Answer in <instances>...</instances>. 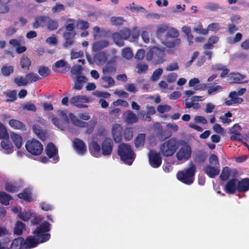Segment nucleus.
<instances>
[{
	"mask_svg": "<svg viewBox=\"0 0 249 249\" xmlns=\"http://www.w3.org/2000/svg\"><path fill=\"white\" fill-rule=\"evenodd\" d=\"M11 139L15 146L18 149H19L22 146V138L21 136L14 133L11 134Z\"/></svg>",
	"mask_w": 249,
	"mask_h": 249,
	"instance_id": "58836bf2",
	"label": "nucleus"
},
{
	"mask_svg": "<svg viewBox=\"0 0 249 249\" xmlns=\"http://www.w3.org/2000/svg\"><path fill=\"white\" fill-rule=\"evenodd\" d=\"M196 170V166L193 164L189 168L178 171L176 175L177 178L185 184L191 185L194 181Z\"/></svg>",
	"mask_w": 249,
	"mask_h": 249,
	"instance_id": "7ed1b4c3",
	"label": "nucleus"
},
{
	"mask_svg": "<svg viewBox=\"0 0 249 249\" xmlns=\"http://www.w3.org/2000/svg\"><path fill=\"white\" fill-rule=\"evenodd\" d=\"M69 117L72 122V123L76 126L80 127H86L87 126V123L86 122L82 121L76 117L73 113H71L69 114Z\"/></svg>",
	"mask_w": 249,
	"mask_h": 249,
	"instance_id": "2f4dec72",
	"label": "nucleus"
},
{
	"mask_svg": "<svg viewBox=\"0 0 249 249\" xmlns=\"http://www.w3.org/2000/svg\"><path fill=\"white\" fill-rule=\"evenodd\" d=\"M77 26L80 29L86 30L89 28V24L87 21L78 20L77 22Z\"/></svg>",
	"mask_w": 249,
	"mask_h": 249,
	"instance_id": "052dcab7",
	"label": "nucleus"
},
{
	"mask_svg": "<svg viewBox=\"0 0 249 249\" xmlns=\"http://www.w3.org/2000/svg\"><path fill=\"white\" fill-rule=\"evenodd\" d=\"M167 31L166 37L167 38L171 37L173 39L166 40L164 43V45L168 48H173L176 46L179 45L181 42V40L179 38H178L179 35L178 30L174 28H171L170 29L168 28Z\"/></svg>",
	"mask_w": 249,
	"mask_h": 249,
	"instance_id": "6e6552de",
	"label": "nucleus"
},
{
	"mask_svg": "<svg viewBox=\"0 0 249 249\" xmlns=\"http://www.w3.org/2000/svg\"><path fill=\"white\" fill-rule=\"evenodd\" d=\"M38 72L41 76L46 77L50 75V71L48 67L42 66L38 67Z\"/></svg>",
	"mask_w": 249,
	"mask_h": 249,
	"instance_id": "09e8293b",
	"label": "nucleus"
},
{
	"mask_svg": "<svg viewBox=\"0 0 249 249\" xmlns=\"http://www.w3.org/2000/svg\"><path fill=\"white\" fill-rule=\"evenodd\" d=\"M124 39H127L131 35V31L128 28H124L120 31V33Z\"/></svg>",
	"mask_w": 249,
	"mask_h": 249,
	"instance_id": "338daca9",
	"label": "nucleus"
},
{
	"mask_svg": "<svg viewBox=\"0 0 249 249\" xmlns=\"http://www.w3.org/2000/svg\"><path fill=\"white\" fill-rule=\"evenodd\" d=\"M19 217L21 220L24 221H28L31 218V214L30 212H23L20 213L19 215Z\"/></svg>",
	"mask_w": 249,
	"mask_h": 249,
	"instance_id": "774afa93",
	"label": "nucleus"
},
{
	"mask_svg": "<svg viewBox=\"0 0 249 249\" xmlns=\"http://www.w3.org/2000/svg\"><path fill=\"white\" fill-rule=\"evenodd\" d=\"M249 190V178H244L237 181V191L246 192Z\"/></svg>",
	"mask_w": 249,
	"mask_h": 249,
	"instance_id": "a878e982",
	"label": "nucleus"
},
{
	"mask_svg": "<svg viewBox=\"0 0 249 249\" xmlns=\"http://www.w3.org/2000/svg\"><path fill=\"white\" fill-rule=\"evenodd\" d=\"M110 21L113 25L120 26L124 24V20L122 17H113L111 18Z\"/></svg>",
	"mask_w": 249,
	"mask_h": 249,
	"instance_id": "3c124183",
	"label": "nucleus"
},
{
	"mask_svg": "<svg viewBox=\"0 0 249 249\" xmlns=\"http://www.w3.org/2000/svg\"><path fill=\"white\" fill-rule=\"evenodd\" d=\"M94 59L97 64L104 63L107 61V55L104 52H99L96 53Z\"/></svg>",
	"mask_w": 249,
	"mask_h": 249,
	"instance_id": "e433bc0d",
	"label": "nucleus"
},
{
	"mask_svg": "<svg viewBox=\"0 0 249 249\" xmlns=\"http://www.w3.org/2000/svg\"><path fill=\"white\" fill-rule=\"evenodd\" d=\"M191 146L185 142L181 145L180 148L176 154V157L178 160H188L191 157Z\"/></svg>",
	"mask_w": 249,
	"mask_h": 249,
	"instance_id": "1a4fd4ad",
	"label": "nucleus"
},
{
	"mask_svg": "<svg viewBox=\"0 0 249 249\" xmlns=\"http://www.w3.org/2000/svg\"><path fill=\"white\" fill-rule=\"evenodd\" d=\"M70 103L79 108L87 107V105H84V103L90 102L89 98L85 95H77L71 97L70 100Z\"/></svg>",
	"mask_w": 249,
	"mask_h": 249,
	"instance_id": "9d476101",
	"label": "nucleus"
},
{
	"mask_svg": "<svg viewBox=\"0 0 249 249\" xmlns=\"http://www.w3.org/2000/svg\"><path fill=\"white\" fill-rule=\"evenodd\" d=\"M12 199V196L4 192L0 191V202L3 205H8Z\"/></svg>",
	"mask_w": 249,
	"mask_h": 249,
	"instance_id": "ea45409f",
	"label": "nucleus"
},
{
	"mask_svg": "<svg viewBox=\"0 0 249 249\" xmlns=\"http://www.w3.org/2000/svg\"><path fill=\"white\" fill-rule=\"evenodd\" d=\"M5 189L10 193H16L18 192L22 187L20 182L14 181L13 182H6L5 184Z\"/></svg>",
	"mask_w": 249,
	"mask_h": 249,
	"instance_id": "b1692460",
	"label": "nucleus"
},
{
	"mask_svg": "<svg viewBox=\"0 0 249 249\" xmlns=\"http://www.w3.org/2000/svg\"><path fill=\"white\" fill-rule=\"evenodd\" d=\"M133 53L129 48H125L123 50L122 56L127 59H130L133 57Z\"/></svg>",
	"mask_w": 249,
	"mask_h": 249,
	"instance_id": "13d9d810",
	"label": "nucleus"
},
{
	"mask_svg": "<svg viewBox=\"0 0 249 249\" xmlns=\"http://www.w3.org/2000/svg\"><path fill=\"white\" fill-rule=\"evenodd\" d=\"M242 127L239 124H234L229 130L230 134H232L230 137V140L233 142H242V135L240 133Z\"/></svg>",
	"mask_w": 249,
	"mask_h": 249,
	"instance_id": "ddd939ff",
	"label": "nucleus"
},
{
	"mask_svg": "<svg viewBox=\"0 0 249 249\" xmlns=\"http://www.w3.org/2000/svg\"><path fill=\"white\" fill-rule=\"evenodd\" d=\"M22 244V249H30L36 247L38 244L39 242H37L34 235L28 236L24 239Z\"/></svg>",
	"mask_w": 249,
	"mask_h": 249,
	"instance_id": "dca6fc26",
	"label": "nucleus"
},
{
	"mask_svg": "<svg viewBox=\"0 0 249 249\" xmlns=\"http://www.w3.org/2000/svg\"><path fill=\"white\" fill-rule=\"evenodd\" d=\"M11 0H0V13H8L9 11L8 3Z\"/></svg>",
	"mask_w": 249,
	"mask_h": 249,
	"instance_id": "a19ab883",
	"label": "nucleus"
},
{
	"mask_svg": "<svg viewBox=\"0 0 249 249\" xmlns=\"http://www.w3.org/2000/svg\"><path fill=\"white\" fill-rule=\"evenodd\" d=\"M123 130V128L120 124H115L113 125L111 132L113 140L116 143L122 142Z\"/></svg>",
	"mask_w": 249,
	"mask_h": 249,
	"instance_id": "4468645a",
	"label": "nucleus"
},
{
	"mask_svg": "<svg viewBox=\"0 0 249 249\" xmlns=\"http://www.w3.org/2000/svg\"><path fill=\"white\" fill-rule=\"evenodd\" d=\"M203 171L210 178H214L220 173V166L207 165L204 167Z\"/></svg>",
	"mask_w": 249,
	"mask_h": 249,
	"instance_id": "f3484780",
	"label": "nucleus"
},
{
	"mask_svg": "<svg viewBox=\"0 0 249 249\" xmlns=\"http://www.w3.org/2000/svg\"><path fill=\"white\" fill-rule=\"evenodd\" d=\"M51 230V225L47 222L44 221L40 224L36 229L32 233L34 234L39 244L48 241L51 238V234L47 232Z\"/></svg>",
	"mask_w": 249,
	"mask_h": 249,
	"instance_id": "f257e3e1",
	"label": "nucleus"
},
{
	"mask_svg": "<svg viewBox=\"0 0 249 249\" xmlns=\"http://www.w3.org/2000/svg\"><path fill=\"white\" fill-rule=\"evenodd\" d=\"M68 65V63L64 59H61L57 61L53 65L52 69L55 72H64L63 71H61L59 69L60 68H67Z\"/></svg>",
	"mask_w": 249,
	"mask_h": 249,
	"instance_id": "cd10ccee",
	"label": "nucleus"
},
{
	"mask_svg": "<svg viewBox=\"0 0 249 249\" xmlns=\"http://www.w3.org/2000/svg\"><path fill=\"white\" fill-rule=\"evenodd\" d=\"M238 179L233 178L229 180L225 186V191L229 194H233L237 190Z\"/></svg>",
	"mask_w": 249,
	"mask_h": 249,
	"instance_id": "a211bd4d",
	"label": "nucleus"
},
{
	"mask_svg": "<svg viewBox=\"0 0 249 249\" xmlns=\"http://www.w3.org/2000/svg\"><path fill=\"white\" fill-rule=\"evenodd\" d=\"M18 196L20 199H23L28 202H31L33 200L32 193L28 188L24 189L21 193L18 195Z\"/></svg>",
	"mask_w": 249,
	"mask_h": 249,
	"instance_id": "c756f323",
	"label": "nucleus"
},
{
	"mask_svg": "<svg viewBox=\"0 0 249 249\" xmlns=\"http://www.w3.org/2000/svg\"><path fill=\"white\" fill-rule=\"evenodd\" d=\"M24 230H25V225L22 222L18 221L15 224L14 229L15 234L20 235L23 233Z\"/></svg>",
	"mask_w": 249,
	"mask_h": 249,
	"instance_id": "c9c22d12",
	"label": "nucleus"
},
{
	"mask_svg": "<svg viewBox=\"0 0 249 249\" xmlns=\"http://www.w3.org/2000/svg\"><path fill=\"white\" fill-rule=\"evenodd\" d=\"M65 9L64 5L61 3H57L52 8V11L53 13H59L62 11H64Z\"/></svg>",
	"mask_w": 249,
	"mask_h": 249,
	"instance_id": "e2e57ef3",
	"label": "nucleus"
},
{
	"mask_svg": "<svg viewBox=\"0 0 249 249\" xmlns=\"http://www.w3.org/2000/svg\"><path fill=\"white\" fill-rule=\"evenodd\" d=\"M9 135L4 125L0 122V139L8 138Z\"/></svg>",
	"mask_w": 249,
	"mask_h": 249,
	"instance_id": "864d4df0",
	"label": "nucleus"
},
{
	"mask_svg": "<svg viewBox=\"0 0 249 249\" xmlns=\"http://www.w3.org/2000/svg\"><path fill=\"white\" fill-rule=\"evenodd\" d=\"M43 24H45L49 31L55 30L58 27L57 21L52 19L48 16H40L37 18L33 23V26L35 28H37L40 26H43Z\"/></svg>",
	"mask_w": 249,
	"mask_h": 249,
	"instance_id": "39448f33",
	"label": "nucleus"
},
{
	"mask_svg": "<svg viewBox=\"0 0 249 249\" xmlns=\"http://www.w3.org/2000/svg\"><path fill=\"white\" fill-rule=\"evenodd\" d=\"M14 82L18 86H26L28 84V82L25 78H24L23 77H20L19 78L17 77L14 79Z\"/></svg>",
	"mask_w": 249,
	"mask_h": 249,
	"instance_id": "680f3d73",
	"label": "nucleus"
},
{
	"mask_svg": "<svg viewBox=\"0 0 249 249\" xmlns=\"http://www.w3.org/2000/svg\"><path fill=\"white\" fill-rule=\"evenodd\" d=\"M178 146L179 143L177 140L175 138H172L160 145V152L164 156H172L175 153Z\"/></svg>",
	"mask_w": 249,
	"mask_h": 249,
	"instance_id": "20e7f679",
	"label": "nucleus"
},
{
	"mask_svg": "<svg viewBox=\"0 0 249 249\" xmlns=\"http://www.w3.org/2000/svg\"><path fill=\"white\" fill-rule=\"evenodd\" d=\"M194 31L203 35L208 34V30L203 29L202 24L200 22L194 28Z\"/></svg>",
	"mask_w": 249,
	"mask_h": 249,
	"instance_id": "603ef678",
	"label": "nucleus"
},
{
	"mask_svg": "<svg viewBox=\"0 0 249 249\" xmlns=\"http://www.w3.org/2000/svg\"><path fill=\"white\" fill-rule=\"evenodd\" d=\"M74 147L80 154H84L87 151V147L84 142L76 138L73 142Z\"/></svg>",
	"mask_w": 249,
	"mask_h": 249,
	"instance_id": "4be33fe9",
	"label": "nucleus"
},
{
	"mask_svg": "<svg viewBox=\"0 0 249 249\" xmlns=\"http://www.w3.org/2000/svg\"><path fill=\"white\" fill-rule=\"evenodd\" d=\"M231 169L228 166H225L223 168L219 178L222 181H226L231 176Z\"/></svg>",
	"mask_w": 249,
	"mask_h": 249,
	"instance_id": "f704fd0d",
	"label": "nucleus"
},
{
	"mask_svg": "<svg viewBox=\"0 0 249 249\" xmlns=\"http://www.w3.org/2000/svg\"><path fill=\"white\" fill-rule=\"evenodd\" d=\"M33 129L36 134L42 140L45 139V135L43 131L41 129V127L38 124H34L33 125Z\"/></svg>",
	"mask_w": 249,
	"mask_h": 249,
	"instance_id": "79ce46f5",
	"label": "nucleus"
},
{
	"mask_svg": "<svg viewBox=\"0 0 249 249\" xmlns=\"http://www.w3.org/2000/svg\"><path fill=\"white\" fill-rule=\"evenodd\" d=\"M222 89V87L219 85H217L214 87H209L208 89V93L209 95L216 93L218 92L220 90Z\"/></svg>",
	"mask_w": 249,
	"mask_h": 249,
	"instance_id": "69168bd1",
	"label": "nucleus"
},
{
	"mask_svg": "<svg viewBox=\"0 0 249 249\" xmlns=\"http://www.w3.org/2000/svg\"><path fill=\"white\" fill-rule=\"evenodd\" d=\"M109 45L108 41L106 40H101L94 42L92 45V50L94 52L99 51L107 48Z\"/></svg>",
	"mask_w": 249,
	"mask_h": 249,
	"instance_id": "bb28decb",
	"label": "nucleus"
},
{
	"mask_svg": "<svg viewBox=\"0 0 249 249\" xmlns=\"http://www.w3.org/2000/svg\"><path fill=\"white\" fill-rule=\"evenodd\" d=\"M87 80L86 76L81 75L76 76V80L73 87V89L77 90H80L83 87V84Z\"/></svg>",
	"mask_w": 249,
	"mask_h": 249,
	"instance_id": "473e14b6",
	"label": "nucleus"
},
{
	"mask_svg": "<svg viewBox=\"0 0 249 249\" xmlns=\"http://www.w3.org/2000/svg\"><path fill=\"white\" fill-rule=\"evenodd\" d=\"M105 73L107 72L110 74H114L116 72V68L113 63L108 62L106 65L105 69L103 70Z\"/></svg>",
	"mask_w": 249,
	"mask_h": 249,
	"instance_id": "8fccbe9b",
	"label": "nucleus"
},
{
	"mask_svg": "<svg viewBox=\"0 0 249 249\" xmlns=\"http://www.w3.org/2000/svg\"><path fill=\"white\" fill-rule=\"evenodd\" d=\"M26 79L28 83H33L40 79L39 76L33 72H30L26 75Z\"/></svg>",
	"mask_w": 249,
	"mask_h": 249,
	"instance_id": "de8ad7c7",
	"label": "nucleus"
},
{
	"mask_svg": "<svg viewBox=\"0 0 249 249\" xmlns=\"http://www.w3.org/2000/svg\"><path fill=\"white\" fill-rule=\"evenodd\" d=\"M75 35V32H66L64 33L63 37L65 39V41L63 45L65 47L67 48L70 47L74 44V38Z\"/></svg>",
	"mask_w": 249,
	"mask_h": 249,
	"instance_id": "412c9836",
	"label": "nucleus"
},
{
	"mask_svg": "<svg viewBox=\"0 0 249 249\" xmlns=\"http://www.w3.org/2000/svg\"><path fill=\"white\" fill-rule=\"evenodd\" d=\"M101 79L106 84L104 85V87L105 88H109L114 85V80L110 76H103Z\"/></svg>",
	"mask_w": 249,
	"mask_h": 249,
	"instance_id": "a18cd8bd",
	"label": "nucleus"
},
{
	"mask_svg": "<svg viewBox=\"0 0 249 249\" xmlns=\"http://www.w3.org/2000/svg\"><path fill=\"white\" fill-rule=\"evenodd\" d=\"M1 147L6 151V153L9 154L13 151V146L12 143L8 140V138L3 139L1 142Z\"/></svg>",
	"mask_w": 249,
	"mask_h": 249,
	"instance_id": "72a5a7b5",
	"label": "nucleus"
},
{
	"mask_svg": "<svg viewBox=\"0 0 249 249\" xmlns=\"http://www.w3.org/2000/svg\"><path fill=\"white\" fill-rule=\"evenodd\" d=\"M113 145L114 143L112 139L109 137L106 138L101 144L102 154L104 156L110 155L112 152Z\"/></svg>",
	"mask_w": 249,
	"mask_h": 249,
	"instance_id": "9b49d317",
	"label": "nucleus"
},
{
	"mask_svg": "<svg viewBox=\"0 0 249 249\" xmlns=\"http://www.w3.org/2000/svg\"><path fill=\"white\" fill-rule=\"evenodd\" d=\"M89 149L91 154L94 157H98L100 156L101 147L96 141H92L89 145Z\"/></svg>",
	"mask_w": 249,
	"mask_h": 249,
	"instance_id": "5701e85b",
	"label": "nucleus"
},
{
	"mask_svg": "<svg viewBox=\"0 0 249 249\" xmlns=\"http://www.w3.org/2000/svg\"><path fill=\"white\" fill-rule=\"evenodd\" d=\"M229 97L231 98L230 100H226L225 102L227 106H231L233 104H240L243 102V98L238 97L236 94V91H231L229 95Z\"/></svg>",
	"mask_w": 249,
	"mask_h": 249,
	"instance_id": "aec40b11",
	"label": "nucleus"
},
{
	"mask_svg": "<svg viewBox=\"0 0 249 249\" xmlns=\"http://www.w3.org/2000/svg\"><path fill=\"white\" fill-rule=\"evenodd\" d=\"M165 52L157 47L151 48L146 55V59L148 61L154 60L157 64L162 63L165 56Z\"/></svg>",
	"mask_w": 249,
	"mask_h": 249,
	"instance_id": "423d86ee",
	"label": "nucleus"
},
{
	"mask_svg": "<svg viewBox=\"0 0 249 249\" xmlns=\"http://www.w3.org/2000/svg\"><path fill=\"white\" fill-rule=\"evenodd\" d=\"M123 119L124 121L128 124H133L138 121V117L137 115L131 110H126L124 113Z\"/></svg>",
	"mask_w": 249,
	"mask_h": 249,
	"instance_id": "6ab92c4d",
	"label": "nucleus"
},
{
	"mask_svg": "<svg viewBox=\"0 0 249 249\" xmlns=\"http://www.w3.org/2000/svg\"><path fill=\"white\" fill-rule=\"evenodd\" d=\"M166 134V130H162V129L159 130V131L157 134V136L160 141H163L165 140V139H167L168 138H169L171 136L170 134Z\"/></svg>",
	"mask_w": 249,
	"mask_h": 249,
	"instance_id": "5fc2aeb1",
	"label": "nucleus"
},
{
	"mask_svg": "<svg viewBox=\"0 0 249 249\" xmlns=\"http://www.w3.org/2000/svg\"><path fill=\"white\" fill-rule=\"evenodd\" d=\"M25 148L27 151L33 155H40L43 152V146L38 140L33 139L26 142Z\"/></svg>",
	"mask_w": 249,
	"mask_h": 249,
	"instance_id": "0eeeda50",
	"label": "nucleus"
},
{
	"mask_svg": "<svg viewBox=\"0 0 249 249\" xmlns=\"http://www.w3.org/2000/svg\"><path fill=\"white\" fill-rule=\"evenodd\" d=\"M31 65L30 59L26 56H23L20 58V65L22 68L29 69Z\"/></svg>",
	"mask_w": 249,
	"mask_h": 249,
	"instance_id": "c03bdc74",
	"label": "nucleus"
},
{
	"mask_svg": "<svg viewBox=\"0 0 249 249\" xmlns=\"http://www.w3.org/2000/svg\"><path fill=\"white\" fill-rule=\"evenodd\" d=\"M118 155L125 164L131 165L135 158V153L130 145L122 143L118 146Z\"/></svg>",
	"mask_w": 249,
	"mask_h": 249,
	"instance_id": "f03ea898",
	"label": "nucleus"
},
{
	"mask_svg": "<svg viewBox=\"0 0 249 249\" xmlns=\"http://www.w3.org/2000/svg\"><path fill=\"white\" fill-rule=\"evenodd\" d=\"M210 165L212 166H219V162L217 156L215 154H212L209 158Z\"/></svg>",
	"mask_w": 249,
	"mask_h": 249,
	"instance_id": "bf43d9fd",
	"label": "nucleus"
},
{
	"mask_svg": "<svg viewBox=\"0 0 249 249\" xmlns=\"http://www.w3.org/2000/svg\"><path fill=\"white\" fill-rule=\"evenodd\" d=\"M149 162L153 168H158L162 163V159L160 153L151 151L149 154Z\"/></svg>",
	"mask_w": 249,
	"mask_h": 249,
	"instance_id": "f8f14e48",
	"label": "nucleus"
},
{
	"mask_svg": "<svg viewBox=\"0 0 249 249\" xmlns=\"http://www.w3.org/2000/svg\"><path fill=\"white\" fill-rule=\"evenodd\" d=\"M9 124L14 129H19L21 131H25L26 129L25 125L22 122L16 119L10 120Z\"/></svg>",
	"mask_w": 249,
	"mask_h": 249,
	"instance_id": "c85d7f7f",
	"label": "nucleus"
},
{
	"mask_svg": "<svg viewBox=\"0 0 249 249\" xmlns=\"http://www.w3.org/2000/svg\"><path fill=\"white\" fill-rule=\"evenodd\" d=\"M163 72L162 69L161 68H159L156 70L153 73L151 76V80L153 81H156L159 78L160 76L162 74Z\"/></svg>",
	"mask_w": 249,
	"mask_h": 249,
	"instance_id": "4d7b16f0",
	"label": "nucleus"
},
{
	"mask_svg": "<svg viewBox=\"0 0 249 249\" xmlns=\"http://www.w3.org/2000/svg\"><path fill=\"white\" fill-rule=\"evenodd\" d=\"M1 72L4 76H9L14 72V67L12 66L4 65L1 68Z\"/></svg>",
	"mask_w": 249,
	"mask_h": 249,
	"instance_id": "49530a36",
	"label": "nucleus"
},
{
	"mask_svg": "<svg viewBox=\"0 0 249 249\" xmlns=\"http://www.w3.org/2000/svg\"><path fill=\"white\" fill-rule=\"evenodd\" d=\"M169 28V26L167 24L162 25L157 30L156 34L158 36H161Z\"/></svg>",
	"mask_w": 249,
	"mask_h": 249,
	"instance_id": "0e129e2a",
	"label": "nucleus"
},
{
	"mask_svg": "<svg viewBox=\"0 0 249 249\" xmlns=\"http://www.w3.org/2000/svg\"><path fill=\"white\" fill-rule=\"evenodd\" d=\"M145 134H139L135 140V145L137 148L143 147L145 140Z\"/></svg>",
	"mask_w": 249,
	"mask_h": 249,
	"instance_id": "37998d69",
	"label": "nucleus"
},
{
	"mask_svg": "<svg viewBox=\"0 0 249 249\" xmlns=\"http://www.w3.org/2000/svg\"><path fill=\"white\" fill-rule=\"evenodd\" d=\"M6 96L7 97L6 99L7 102H12L15 101L17 97V92L15 90L11 91L6 94Z\"/></svg>",
	"mask_w": 249,
	"mask_h": 249,
	"instance_id": "6e6d98bb",
	"label": "nucleus"
},
{
	"mask_svg": "<svg viewBox=\"0 0 249 249\" xmlns=\"http://www.w3.org/2000/svg\"><path fill=\"white\" fill-rule=\"evenodd\" d=\"M45 150L47 155L50 159L54 157L53 160L54 162L58 161L59 157L56 156L58 153V150L53 143H48Z\"/></svg>",
	"mask_w": 249,
	"mask_h": 249,
	"instance_id": "2eb2a0df",
	"label": "nucleus"
},
{
	"mask_svg": "<svg viewBox=\"0 0 249 249\" xmlns=\"http://www.w3.org/2000/svg\"><path fill=\"white\" fill-rule=\"evenodd\" d=\"M112 38L114 42L118 46L122 47L124 45V39L120 33L118 32L114 33L112 35Z\"/></svg>",
	"mask_w": 249,
	"mask_h": 249,
	"instance_id": "4c0bfd02",
	"label": "nucleus"
},
{
	"mask_svg": "<svg viewBox=\"0 0 249 249\" xmlns=\"http://www.w3.org/2000/svg\"><path fill=\"white\" fill-rule=\"evenodd\" d=\"M23 238L18 237L15 238L12 242L10 248H7V249H22V244Z\"/></svg>",
	"mask_w": 249,
	"mask_h": 249,
	"instance_id": "7c9ffc66",
	"label": "nucleus"
},
{
	"mask_svg": "<svg viewBox=\"0 0 249 249\" xmlns=\"http://www.w3.org/2000/svg\"><path fill=\"white\" fill-rule=\"evenodd\" d=\"M245 77L246 76L244 75L241 74L239 73H231L229 75L230 81L232 83H247L248 82V80L245 81H243Z\"/></svg>",
	"mask_w": 249,
	"mask_h": 249,
	"instance_id": "393cba45",
	"label": "nucleus"
}]
</instances>
